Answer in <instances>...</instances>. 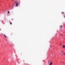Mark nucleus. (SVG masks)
<instances>
[{
    "instance_id": "9",
    "label": "nucleus",
    "mask_w": 65,
    "mask_h": 65,
    "mask_svg": "<svg viewBox=\"0 0 65 65\" xmlns=\"http://www.w3.org/2000/svg\"><path fill=\"white\" fill-rule=\"evenodd\" d=\"M8 13H10L9 11H8Z\"/></svg>"
},
{
    "instance_id": "11",
    "label": "nucleus",
    "mask_w": 65,
    "mask_h": 65,
    "mask_svg": "<svg viewBox=\"0 0 65 65\" xmlns=\"http://www.w3.org/2000/svg\"><path fill=\"white\" fill-rule=\"evenodd\" d=\"M62 13H64V12H62Z\"/></svg>"
},
{
    "instance_id": "4",
    "label": "nucleus",
    "mask_w": 65,
    "mask_h": 65,
    "mask_svg": "<svg viewBox=\"0 0 65 65\" xmlns=\"http://www.w3.org/2000/svg\"><path fill=\"white\" fill-rule=\"evenodd\" d=\"M63 48H65V45H63Z\"/></svg>"
},
{
    "instance_id": "2",
    "label": "nucleus",
    "mask_w": 65,
    "mask_h": 65,
    "mask_svg": "<svg viewBox=\"0 0 65 65\" xmlns=\"http://www.w3.org/2000/svg\"><path fill=\"white\" fill-rule=\"evenodd\" d=\"M51 62H52L51 61V60H48V63H50H50H51Z\"/></svg>"
},
{
    "instance_id": "12",
    "label": "nucleus",
    "mask_w": 65,
    "mask_h": 65,
    "mask_svg": "<svg viewBox=\"0 0 65 65\" xmlns=\"http://www.w3.org/2000/svg\"><path fill=\"white\" fill-rule=\"evenodd\" d=\"M60 45H61V43L60 44Z\"/></svg>"
},
{
    "instance_id": "7",
    "label": "nucleus",
    "mask_w": 65,
    "mask_h": 65,
    "mask_svg": "<svg viewBox=\"0 0 65 65\" xmlns=\"http://www.w3.org/2000/svg\"><path fill=\"white\" fill-rule=\"evenodd\" d=\"M4 36H5V37H7L6 36H5V35L4 34Z\"/></svg>"
},
{
    "instance_id": "14",
    "label": "nucleus",
    "mask_w": 65,
    "mask_h": 65,
    "mask_svg": "<svg viewBox=\"0 0 65 65\" xmlns=\"http://www.w3.org/2000/svg\"><path fill=\"white\" fill-rule=\"evenodd\" d=\"M1 30V29H0V31Z\"/></svg>"
},
{
    "instance_id": "5",
    "label": "nucleus",
    "mask_w": 65,
    "mask_h": 65,
    "mask_svg": "<svg viewBox=\"0 0 65 65\" xmlns=\"http://www.w3.org/2000/svg\"><path fill=\"white\" fill-rule=\"evenodd\" d=\"M63 52H63V50H62V51H61V52L62 53H63Z\"/></svg>"
},
{
    "instance_id": "1",
    "label": "nucleus",
    "mask_w": 65,
    "mask_h": 65,
    "mask_svg": "<svg viewBox=\"0 0 65 65\" xmlns=\"http://www.w3.org/2000/svg\"><path fill=\"white\" fill-rule=\"evenodd\" d=\"M18 5H19V3H16V6H18Z\"/></svg>"
},
{
    "instance_id": "6",
    "label": "nucleus",
    "mask_w": 65,
    "mask_h": 65,
    "mask_svg": "<svg viewBox=\"0 0 65 65\" xmlns=\"http://www.w3.org/2000/svg\"><path fill=\"white\" fill-rule=\"evenodd\" d=\"M10 25H12V23L11 22H10Z\"/></svg>"
},
{
    "instance_id": "3",
    "label": "nucleus",
    "mask_w": 65,
    "mask_h": 65,
    "mask_svg": "<svg viewBox=\"0 0 65 65\" xmlns=\"http://www.w3.org/2000/svg\"><path fill=\"white\" fill-rule=\"evenodd\" d=\"M52 64H53V62H51L50 63V65H52Z\"/></svg>"
},
{
    "instance_id": "10",
    "label": "nucleus",
    "mask_w": 65,
    "mask_h": 65,
    "mask_svg": "<svg viewBox=\"0 0 65 65\" xmlns=\"http://www.w3.org/2000/svg\"><path fill=\"white\" fill-rule=\"evenodd\" d=\"M60 27H61V28H62V27H63L62 26V25H61Z\"/></svg>"
},
{
    "instance_id": "13",
    "label": "nucleus",
    "mask_w": 65,
    "mask_h": 65,
    "mask_svg": "<svg viewBox=\"0 0 65 65\" xmlns=\"http://www.w3.org/2000/svg\"><path fill=\"white\" fill-rule=\"evenodd\" d=\"M62 55H63V54H61V56H62Z\"/></svg>"
},
{
    "instance_id": "8",
    "label": "nucleus",
    "mask_w": 65,
    "mask_h": 65,
    "mask_svg": "<svg viewBox=\"0 0 65 65\" xmlns=\"http://www.w3.org/2000/svg\"><path fill=\"white\" fill-rule=\"evenodd\" d=\"M63 55H65V53H63Z\"/></svg>"
}]
</instances>
